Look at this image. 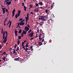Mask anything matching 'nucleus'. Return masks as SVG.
Instances as JSON below:
<instances>
[{"label":"nucleus","mask_w":73,"mask_h":73,"mask_svg":"<svg viewBox=\"0 0 73 73\" xmlns=\"http://www.w3.org/2000/svg\"><path fill=\"white\" fill-rule=\"evenodd\" d=\"M33 7V6L31 5H30V7L31 8H32Z\"/></svg>","instance_id":"c85d7f7f"},{"label":"nucleus","mask_w":73,"mask_h":73,"mask_svg":"<svg viewBox=\"0 0 73 73\" xmlns=\"http://www.w3.org/2000/svg\"><path fill=\"white\" fill-rule=\"evenodd\" d=\"M15 60L16 61H18V58H15Z\"/></svg>","instance_id":"c756f323"},{"label":"nucleus","mask_w":73,"mask_h":73,"mask_svg":"<svg viewBox=\"0 0 73 73\" xmlns=\"http://www.w3.org/2000/svg\"><path fill=\"white\" fill-rule=\"evenodd\" d=\"M5 53H6V52H3V54H5Z\"/></svg>","instance_id":"603ef678"},{"label":"nucleus","mask_w":73,"mask_h":73,"mask_svg":"<svg viewBox=\"0 0 73 73\" xmlns=\"http://www.w3.org/2000/svg\"><path fill=\"white\" fill-rule=\"evenodd\" d=\"M18 40H20L21 38V36H18Z\"/></svg>","instance_id":"aec40b11"},{"label":"nucleus","mask_w":73,"mask_h":73,"mask_svg":"<svg viewBox=\"0 0 73 73\" xmlns=\"http://www.w3.org/2000/svg\"><path fill=\"white\" fill-rule=\"evenodd\" d=\"M13 14V16L12 17H13L14 16V15H15V13H12Z\"/></svg>","instance_id":"3c124183"},{"label":"nucleus","mask_w":73,"mask_h":73,"mask_svg":"<svg viewBox=\"0 0 73 73\" xmlns=\"http://www.w3.org/2000/svg\"><path fill=\"white\" fill-rule=\"evenodd\" d=\"M6 33V37L4 39V40L3 41V43H5L6 42V41H7V36H8L7 34L8 33L7 31H5V33Z\"/></svg>","instance_id":"20e7f679"},{"label":"nucleus","mask_w":73,"mask_h":73,"mask_svg":"<svg viewBox=\"0 0 73 73\" xmlns=\"http://www.w3.org/2000/svg\"><path fill=\"white\" fill-rule=\"evenodd\" d=\"M5 23H4V25H5H5H6V24H5Z\"/></svg>","instance_id":"e2e57ef3"},{"label":"nucleus","mask_w":73,"mask_h":73,"mask_svg":"<svg viewBox=\"0 0 73 73\" xmlns=\"http://www.w3.org/2000/svg\"><path fill=\"white\" fill-rule=\"evenodd\" d=\"M2 59L4 60V61H6L5 60V56H4L2 58Z\"/></svg>","instance_id":"f3484780"},{"label":"nucleus","mask_w":73,"mask_h":73,"mask_svg":"<svg viewBox=\"0 0 73 73\" xmlns=\"http://www.w3.org/2000/svg\"><path fill=\"white\" fill-rule=\"evenodd\" d=\"M14 52L13 53H16V51H14Z\"/></svg>","instance_id":"bf43d9fd"},{"label":"nucleus","mask_w":73,"mask_h":73,"mask_svg":"<svg viewBox=\"0 0 73 73\" xmlns=\"http://www.w3.org/2000/svg\"><path fill=\"white\" fill-rule=\"evenodd\" d=\"M5 33H4V32H3V39H4V37H5Z\"/></svg>","instance_id":"dca6fc26"},{"label":"nucleus","mask_w":73,"mask_h":73,"mask_svg":"<svg viewBox=\"0 0 73 73\" xmlns=\"http://www.w3.org/2000/svg\"><path fill=\"white\" fill-rule=\"evenodd\" d=\"M22 20H23V19L22 18H20L19 19V21H22Z\"/></svg>","instance_id":"a878e982"},{"label":"nucleus","mask_w":73,"mask_h":73,"mask_svg":"<svg viewBox=\"0 0 73 73\" xmlns=\"http://www.w3.org/2000/svg\"><path fill=\"white\" fill-rule=\"evenodd\" d=\"M22 46H23L24 45V43L23 42H22Z\"/></svg>","instance_id":"7c9ffc66"},{"label":"nucleus","mask_w":73,"mask_h":73,"mask_svg":"<svg viewBox=\"0 0 73 73\" xmlns=\"http://www.w3.org/2000/svg\"><path fill=\"white\" fill-rule=\"evenodd\" d=\"M9 49V50H12V48H10Z\"/></svg>","instance_id":"13d9d810"},{"label":"nucleus","mask_w":73,"mask_h":73,"mask_svg":"<svg viewBox=\"0 0 73 73\" xmlns=\"http://www.w3.org/2000/svg\"><path fill=\"white\" fill-rule=\"evenodd\" d=\"M23 36H24V34L23 33H22L21 34V36L22 37H23Z\"/></svg>","instance_id":"72a5a7b5"},{"label":"nucleus","mask_w":73,"mask_h":73,"mask_svg":"<svg viewBox=\"0 0 73 73\" xmlns=\"http://www.w3.org/2000/svg\"><path fill=\"white\" fill-rule=\"evenodd\" d=\"M2 48V46H0V50Z\"/></svg>","instance_id":"de8ad7c7"},{"label":"nucleus","mask_w":73,"mask_h":73,"mask_svg":"<svg viewBox=\"0 0 73 73\" xmlns=\"http://www.w3.org/2000/svg\"><path fill=\"white\" fill-rule=\"evenodd\" d=\"M34 38H31L30 39L31 40H33V39Z\"/></svg>","instance_id":"8fccbe9b"},{"label":"nucleus","mask_w":73,"mask_h":73,"mask_svg":"<svg viewBox=\"0 0 73 73\" xmlns=\"http://www.w3.org/2000/svg\"><path fill=\"white\" fill-rule=\"evenodd\" d=\"M45 25H48V23H46V22H45Z\"/></svg>","instance_id":"a19ab883"},{"label":"nucleus","mask_w":73,"mask_h":73,"mask_svg":"<svg viewBox=\"0 0 73 73\" xmlns=\"http://www.w3.org/2000/svg\"><path fill=\"white\" fill-rule=\"evenodd\" d=\"M22 6L24 7V3H22Z\"/></svg>","instance_id":"58836bf2"},{"label":"nucleus","mask_w":73,"mask_h":73,"mask_svg":"<svg viewBox=\"0 0 73 73\" xmlns=\"http://www.w3.org/2000/svg\"><path fill=\"white\" fill-rule=\"evenodd\" d=\"M1 33L3 34V31H1Z\"/></svg>","instance_id":"052dcab7"},{"label":"nucleus","mask_w":73,"mask_h":73,"mask_svg":"<svg viewBox=\"0 0 73 73\" xmlns=\"http://www.w3.org/2000/svg\"><path fill=\"white\" fill-rule=\"evenodd\" d=\"M28 50H29V49L28 48H26V49L25 50V51H26V52H27L28 53H29V51H28Z\"/></svg>","instance_id":"f8f14e48"},{"label":"nucleus","mask_w":73,"mask_h":73,"mask_svg":"<svg viewBox=\"0 0 73 73\" xmlns=\"http://www.w3.org/2000/svg\"><path fill=\"white\" fill-rule=\"evenodd\" d=\"M23 7L24 8V9L25 11H27V9H26L27 7L25 6H24Z\"/></svg>","instance_id":"a211bd4d"},{"label":"nucleus","mask_w":73,"mask_h":73,"mask_svg":"<svg viewBox=\"0 0 73 73\" xmlns=\"http://www.w3.org/2000/svg\"><path fill=\"white\" fill-rule=\"evenodd\" d=\"M40 19H41V17H40L39 18V20H40Z\"/></svg>","instance_id":"338daca9"},{"label":"nucleus","mask_w":73,"mask_h":73,"mask_svg":"<svg viewBox=\"0 0 73 73\" xmlns=\"http://www.w3.org/2000/svg\"><path fill=\"white\" fill-rule=\"evenodd\" d=\"M47 23L48 24H50V20H48L47 21Z\"/></svg>","instance_id":"4be33fe9"},{"label":"nucleus","mask_w":73,"mask_h":73,"mask_svg":"<svg viewBox=\"0 0 73 73\" xmlns=\"http://www.w3.org/2000/svg\"><path fill=\"white\" fill-rule=\"evenodd\" d=\"M40 8H41V9H44V8H43L42 7H40Z\"/></svg>","instance_id":"864d4df0"},{"label":"nucleus","mask_w":73,"mask_h":73,"mask_svg":"<svg viewBox=\"0 0 73 73\" xmlns=\"http://www.w3.org/2000/svg\"><path fill=\"white\" fill-rule=\"evenodd\" d=\"M34 11L35 12H38V10L37 8H36L34 10Z\"/></svg>","instance_id":"2eb2a0df"},{"label":"nucleus","mask_w":73,"mask_h":73,"mask_svg":"<svg viewBox=\"0 0 73 73\" xmlns=\"http://www.w3.org/2000/svg\"><path fill=\"white\" fill-rule=\"evenodd\" d=\"M16 47H17V44H15L14 46V47L15 48H16Z\"/></svg>","instance_id":"473e14b6"},{"label":"nucleus","mask_w":73,"mask_h":73,"mask_svg":"<svg viewBox=\"0 0 73 73\" xmlns=\"http://www.w3.org/2000/svg\"><path fill=\"white\" fill-rule=\"evenodd\" d=\"M32 31V30H30L28 32V33H29Z\"/></svg>","instance_id":"c9c22d12"},{"label":"nucleus","mask_w":73,"mask_h":73,"mask_svg":"<svg viewBox=\"0 0 73 73\" xmlns=\"http://www.w3.org/2000/svg\"><path fill=\"white\" fill-rule=\"evenodd\" d=\"M17 50H19V47H17Z\"/></svg>","instance_id":"37998d69"},{"label":"nucleus","mask_w":73,"mask_h":73,"mask_svg":"<svg viewBox=\"0 0 73 73\" xmlns=\"http://www.w3.org/2000/svg\"><path fill=\"white\" fill-rule=\"evenodd\" d=\"M43 24H40V25H43Z\"/></svg>","instance_id":"69168bd1"},{"label":"nucleus","mask_w":73,"mask_h":73,"mask_svg":"<svg viewBox=\"0 0 73 73\" xmlns=\"http://www.w3.org/2000/svg\"><path fill=\"white\" fill-rule=\"evenodd\" d=\"M5 2H6V3H7V2H8L7 1H5Z\"/></svg>","instance_id":"0e129e2a"},{"label":"nucleus","mask_w":73,"mask_h":73,"mask_svg":"<svg viewBox=\"0 0 73 73\" xmlns=\"http://www.w3.org/2000/svg\"><path fill=\"white\" fill-rule=\"evenodd\" d=\"M24 21H25V20L23 19V20L20 22L19 23H18L17 24H18V26L20 25H21H21H24V24H25V23L23 22H24Z\"/></svg>","instance_id":"f03ea898"},{"label":"nucleus","mask_w":73,"mask_h":73,"mask_svg":"<svg viewBox=\"0 0 73 73\" xmlns=\"http://www.w3.org/2000/svg\"><path fill=\"white\" fill-rule=\"evenodd\" d=\"M23 48H25V45H24L22 47Z\"/></svg>","instance_id":"a18cd8bd"},{"label":"nucleus","mask_w":73,"mask_h":73,"mask_svg":"<svg viewBox=\"0 0 73 73\" xmlns=\"http://www.w3.org/2000/svg\"><path fill=\"white\" fill-rule=\"evenodd\" d=\"M45 35L44 34V33H43L42 34V36H43L41 38H40L41 37V36H39V39L40 40V41H41L42 40V42H43V41H44V39H43L44 38V37H45Z\"/></svg>","instance_id":"7ed1b4c3"},{"label":"nucleus","mask_w":73,"mask_h":73,"mask_svg":"<svg viewBox=\"0 0 73 73\" xmlns=\"http://www.w3.org/2000/svg\"><path fill=\"white\" fill-rule=\"evenodd\" d=\"M32 50H33V48H31Z\"/></svg>","instance_id":"774afa93"},{"label":"nucleus","mask_w":73,"mask_h":73,"mask_svg":"<svg viewBox=\"0 0 73 73\" xmlns=\"http://www.w3.org/2000/svg\"><path fill=\"white\" fill-rule=\"evenodd\" d=\"M27 42V40H25L24 41V42H23L24 43H25V42Z\"/></svg>","instance_id":"09e8293b"},{"label":"nucleus","mask_w":73,"mask_h":73,"mask_svg":"<svg viewBox=\"0 0 73 73\" xmlns=\"http://www.w3.org/2000/svg\"><path fill=\"white\" fill-rule=\"evenodd\" d=\"M5 11H6V12H7V13H9V11H8L7 9H6Z\"/></svg>","instance_id":"bb28decb"},{"label":"nucleus","mask_w":73,"mask_h":73,"mask_svg":"<svg viewBox=\"0 0 73 73\" xmlns=\"http://www.w3.org/2000/svg\"><path fill=\"white\" fill-rule=\"evenodd\" d=\"M46 13H48V10L46 9Z\"/></svg>","instance_id":"49530a36"},{"label":"nucleus","mask_w":73,"mask_h":73,"mask_svg":"<svg viewBox=\"0 0 73 73\" xmlns=\"http://www.w3.org/2000/svg\"><path fill=\"white\" fill-rule=\"evenodd\" d=\"M36 7H38V4L37 3H36Z\"/></svg>","instance_id":"79ce46f5"},{"label":"nucleus","mask_w":73,"mask_h":73,"mask_svg":"<svg viewBox=\"0 0 73 73\" xmlns=\"http://www.w3.org/2000/svg\"><path fill=\"white\" fill-rule=\"evenodd\" d=\"M10 21H11V20H9V21L8 22V23H7V26L8 25V24H9V23H10Z\"/></svg>","instance_id":"f704fd0d"},{"label":"nucleus","mask_w":73,"mask_h":73,"mask_svg":"<svg viewBox=\"0 0 73 73\" xmlns=\"http://www.w3.org/2000/svg\"><path fill=\"white\" fill-rule=\"evenodd\" d=\"M7 18L6 19L5 21H4V23H5V22H6V21H7Z\"/></svg>","instance_id":"cd10ccee"},{"label":"nucleus","mask_w":73,"mask_h":73,"mask_svg":"<svg viewBox=\"0 0 73 73\" xmlns=\"http://www.w3.org/2000/svg\"><path fill=\"white\" fill-rule=\"evenodd\" d=\"M20 16V14H17L15 15V18H18V17H19Z\"/></svg>","instance_id":"6e6552de"},{"label":"nucleus","mask_w":73,"mask_h":73,"mask_svg":"<svg viewBox=\"0 0 73 73\" xmlns=\"http://www.w3.org/2000/svg\"><path fill=\"white\" fill-rule=\"evenodd\" d=\"M32 48H33V46H31V47L30 48V49H32Z\"/></svg>","instance_id":"c03bdc74"},{"label":"nucleus","mask_w":73,"mask_h":73,"mask_svg":"<svg viewBox=\"0 0 73 73\" xmlns=\"http://www.w3.org/2000/svg\"><path fill=\"white\" fill-rule=\"evenodd\" d=\"M24 29L25 30H26V31H24V30H23L22 33H23V34H24V35H26V34H27V32L29 31V28L26 26H25Z\"/></svg>","instance_id":"f257e3e1"},{"label":"nucleus","mask_w":73,"mask_h":73,"mask_svg":"<svg viewBox=\"0 0 73 73\" xmlns=\"http://www.w3.org/2000/svg\"><path fill=\"white\" fill-rule=\"evenodd\" d=\"M53 7V5H52L51 6V8H52Z\"/></svg>","instance_id":"5fc2aeb1"},{"label":"nucleus","mask_w":73,"mask_h":73,"mask_svg":"<svg viewBox=\"0 0 73 73\" xmlns=\"http://www.w3.org/2000/svg\"><path fill=\"white\" fill-rule=\"evenodd\" d=\"M25 47L27 48V47H28V44H26L25 45Z\"/></svg>","instance_id":"e433bc0d"},{"label":"nucleus","mask_w":73,"mask_h":73,"mask_svg":"<svg viewBox=\"0 0 73 73\" xmlns=\"http://www.w3.org/2000/svg\"><path fill=\"white\" fill-rule=\"evenodd\" d=\"M20 40H18L17 41V44L18 45H19V44H20Z\"/></svg>","instance_id":"5701e85b"},{"label":"nucleus","mask_w":73,"mask_h":73,"mask_svg":"<svg viewBox=\"0 0 73 73\" xmlns=\"http://www.w3.org/2000/svg\"><path fill=\"white\" fill-rule=\"evenodd\" d=\"M11 4V1H9V2H7V3H6L7 5H8L7 6H8V5H9L10 4Z\"/></svg>","instance_id":"1a4fd4ad"},{"label":"nucleus","mask_w":73,"mask_h":73,"mask_svg":"<svg viewBox=\"0 0 73 73\" xmlns=\"http://www.w3.org/2000/svg\"><path fill=\"white\" fill-rule=\"evenodd\" d=\"M21 60V58L19 57L18 58V61H20Z\"/></svg>","instance_id":"2f4dec72"},{"label":"nucleus","mask_w":73,"mask_h":73,"mask_svg":"<svg viewBox=\"0 0 73 73\" xmlns=\"http://www.w3.org/2000/svg\"><path fill=\"white\" fill-rule=\"evenodd\" d=\"M13 51H15L16 49H13Z\"/></svg>","instance_id":"680f3d73"},{"label":"nucleus","mask_w":73,"mask_h":73,"mask_svg":"<svg viewBox=\"0 0 73 73\" xmlns=\"http://www.w3.org/2000/svg\"><path fill=\"white\" fill-rule=\"evenodd\" d=\"M22 32V30H20L18 32L19 33H21V32Z\"/></svg>","instance_id":"6ab92c4d"},{"label":"nucleus","mask_w":73,"mask_h":73,"mask_svg":"<svg viewBox=\"0 0 73 73\" xmlns=\"http://www.w3.org/2000/svg\"><path fill=\"white\" fill-rule=\"evenodd\" d=\"M38 4L39 5H40V6H41L42 5V2H39L38 3Z\"/></svg>","instance_id":"4468645a"},{"label":"nucleus","mask_w":73,"mask_h":73,"mask_svg":"<svg viewBox=\"0 0 73 73\" xmlns=\"http://www.w3.org/2000/svg\"><path fill=\"white\" fill-rule=\"evenodd\" d=\"M38 44H39V45L40 46V45H42V42H38Z\"/></svg>","instance_id":"ddd939ff"},{"label":"nucleus","mask_w":73,"mask_h":73,"mask_svg":"<svg viewBox=\"0 0 73 73\" xmlns=\"http://www.w3.org/2000/svg\"><path fill=\"white\" fill-rule=\"evenodd\" d=\"M27 26L28 27H29V28L31 27L29 26V24L27 25Z\"/></svg>","instance_id":"4c0bfd02"},{"label":"nucleus","mask_w":73,"mask_h":73,"mask_svg":"<svg viewBox=\"0 0 73 73\" xmlns=\"http://www.w3.org/2000/svg\"><path fill=\"white\" fill-rule=\"evenodd\" d=\"M15 9H14V10L12 12V13H15Z\"/></svg>","instance_id":"412c9836"},{"label":"nucleus","mask_w":73,"mask_h":73,"mask_svg":"<svg viewBox=\"0 0 73 73\" xmlns=\"http://www.w3.org/2000/svg\"><path fill=\"white\" fill-rule=\"evenodd\" d=\"M18 32V31H17L16 30L15 31V36H17V33Z\"/></svg>","instance_id":"9b49d317"},{"label":"nucleus","mask_w":73,"mask_h":73,"mask_svg":"<svg viewBox=\"0 0 73 73\" xmlns=\"http://www.w3.org/2000/svg\"><path fill=\"white\" fill-rule=\"evenodd\" d=\"M27 17H25L26 22V23H27V22H28V20H29V13H27Z\"/></svg>","instance_id":"423d86ee"},{"label":"nucleus","mask_w":73,"mask_h":73,"mask_svg":"<svg viewBox=\"0 0 73 73\" xmlns=\"http://www.w3.org/2000/svg\"><path fill=\"white\" fill-rule=\"evenodd\" d=\"M39 17H41V20H42L43 21H46L47 19H45V16H42L39 15Z\"/></svg>","instance_id":"39448f33"},{"label":"nucleus","mask_w":73,"mask_h":73,"mask_svg":"<svg viewBox=\"0 0 73 73\" xmlns=\"http://www.w3.org/2000/svg\"><path fill=\"white\" fill-rule=\"evenodd\" d=\"M2 9L3 11V13H5V8L2 7Z\"/></svg>","instance_id":"9d476101"},{"label":"nucleus","mask_w":73,"mask_h":73,"mask_svg":"<svg viewBox=\"0 0 73 73\" xmlns=\"http://www.w3.org/2000/svg\"><path fill=\"white\" fill-rule=\"evenodd\" d=\"M18 14H20V13H21V11H18Z\"/></svg>","instance_id":"393cba45"},{"label":"nucleus","mask_w":73,"mask_h":73,"mask_svg":"<svg viewBox=\"0 0 73 73\" xmlns=\"http://www.w3.org/2000/svg\"><path fill=\"white\" fill-rule=\"evenodd\" d=\"M39 32V29H38L36 33H38Z\"/></svg>","instance_id":"ea45409f"},{"label":"nucleus","mask_w":73,"mask_h":73,"mask_svg":"<svg viewBox=\"0 0 73 73\" xmlns=\"http://www.w3.org/2000/svg\"><path fill=\"white\" fill-rule=\"evenodd\" d=\"M33 34H34V33L32 32L28 36L29 37H33Z\"/></svg>","instance_id":"0eeeda50"},{"label":"nucleus","mask_w":73,"mask_h":73,"mask_svg":"<svg viewBox=\"0 0 73 73\" xmlns=\"http://www.w3.org/2000/svg\"><path fill=\"white\" fill-rule=\"evenodd\" d=\"M31 14H32V15H33V13L32 12H31Z\"/></svg>","instance_id":"4d7b16f0"},{"label":"nucleus","mask_w":73,"mask_h":73,"mask_svg":"<svg viewBox=\"0 0 73 73\" xmlns=\"http://www.w3.org/2000/svg\"><path fill=\"white\" fill-rule=\"evenodd\" d=\"M46 42L45 43V41H44V45H45V44H46Z\"/></svg>","instance_id":"6e6d98bb"},{"label":"nucleus","mask_w":73,"mask_h":73,"mask_svg":"<svg viewBox=\"0 0 73 73\" xmlns=\"http://www.w3.org/2000/svg\"><path fill=\"white\" fill-rule=\"evenodd\" d=\"M11 23H12V21H10V22L9 25V27H11Z\"/></svg>","instance_id":"b1692460"}]
</instances>
